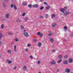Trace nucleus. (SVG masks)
<instances>
[{"instance_id":"obj_1","label":"nucleus","mask_w":73,"mask_h":73,"mask_svg":"<svg viewBox=\"0 0 73 73\" xmlns=\"http://www.w3.org/2000/svg\"><path fill=\"white\" fill-rule=\"evenodd\" d=\"M64 71L66 73H69L70 72V70L66 68L65 69Z\"/></svg>"},{"instance_id":"obj_2","label":"nucleus","mask_w":73,"mask_h":73,"mask_svg":"<svg viewBox=\"0 0 73 73\" xmlns=\"http://www.w3.org/2000/svg\"><path fill=\"white\" fill-rule=\"evenodd\" d=\"M70 13V12L69 11H67L64 13V15L65 16H66V15H69Z\"/></svg>"},{"instance_id":"obj_3","label":"nucleus","mask_w":73,"mask_h":73,"mask_svg":"<svg viewBox=\"0 0 73 73\" xmlns=\"http://www.w3.org/2000/svg\"><path fill=\"white\" fill-rule=\"evenodd\" d=\"M56 64V61H55L54 60L52 61L50 63V64L51 65H55Z\"/></svg>"},{"instance_id":"obj_4","label":"nucleus","mask_w":73,"mask_h":73,"mask_svg":"<svg viewBox=\"0 0 73 73\" xmlns=\"http://www.w3.org/2000/svg\"><path fill=\"white\" fill-rule=\"evenodd\" d=\"M23 35L25 36L26 37H28L29 36V34L28 33L26 32H24L23 33Z\"/></svg>"},{"instance_id":"obj_5","label":"nucleus","mask_w":73,"mask_h":73,"mask_svg":"<svg viewBox=\"0 0 73 73\" xmlns=\"http://www.w3.org/2000/svg\"><path fill=\"white\" fill-rule=\"evenodd\" d=\"M49 40L51 42H52V43L54 42V39L52 37H50L49 38Z\"/></svg>"},{"instance_id":"obj_6","label":"nucleus","mask_w":73,"mask_h":73,"mask_svg":"<svg viewBox=\"0 0 73 73\" xmlns=\"http://www.w3.org/2000/svg\"><path fill=\"white\" fill-rule=\"evenodd\" d=\"M63 64H64V65H67L68 64V60H64L63 62Z\"/></svg>"},{"instance_id":"obj_7","label":"nucleus","mask_w":73,"mask_h":73,"mask_svg":"<svg viewBox=\"0 0 73 73\" xmlns=\"http://www.w3.org/2000/svg\"><path fill=\"white\" fill-rule=\"evenodd\" d=\"M6 61L7 63H8V64H11V63H12V61H10L9 59H7Z\"/></svg>"},{"instance_id":"obj_8","label":"nucleus","mask_w":73,"mask_h":73,"mask_svg":"<svg viewBox=\"0 0 73 73\" xmlns=\"http://www.w3.org/2000/svg\"><path fill=\"white\" fill-rule=\"evenodd\" d=\"M33 8H38V4H35L33 6Z\"/></svg>"},{"instance_id":"obj_9","label":"nucleus","mask_w":73,"mask_h":73,"mask_svg":"<svg viewBox=\"0 0 73 73\" xmlns=\"http://www.w3.org/2000/svg\"><path fill=\"white\" fill-rule=\"evenodd\" d=\"M73 61V60H72V58L69 59V63H72Z\"/></svg>"},{"instance_id":"obj_10","label":"nucleus","mask_w":73,"mask_h":73,"mask_svg":"<svg viewBox=\"0 0 73 73\" xmlns=\"http://www.w3.org/2000/svg\"><path fill=\"white\" fill-rule=\"evenodd\" d=\"M10 16V14L9 13H7V14L5 16V17L6 18H9V16Z\"/></svg>"},{"instance_id":"obj_11","label":"nucleus","mask_w":73,"mask_h":73,"mask_svg":"<svg viewBox=\"0 0 73 73\" xmlns=\"http://www.w3.org/2000/svg\"><path fill=\"white\" fill-rule=\"evenodd\" d=\"M20 27L21 29H22V30L25 29V28H24V27L23 25H21Z\"/></svg>"},{"instance_id":"obj_12","label":"nucleus","mask_w":73,"mask_h":73,"mask_svg":"<svg viewBox=\"0 0 73 73\" xmlns=\"http://www.w3.org/2000/svg\"><path fill=\"white\" fill-rule=\"evenodd\" d=\"M3 34L1 33H0V39H1V38L3 37Z\"/></svg>"},{"instance_id":"obj_13","label":"nucleus","mask_w":73,"mask_h":73,"mask_svg":"<svg viewBox=\"0 0 73 73\" xmlns=\"http://www.w3.org/2000/svg\"><path fill=\"white\" fill-rule=\"evenodd\" d=\"M23 69L24 70H26L27 69V66H23Z\"/></svg>"},{"instance_id":"obj_14","label":"nucleus","mask_w":73,"mask_h":73,"mask_svg":"<svg viewBox=\"0 0 73 73\" xmlns=\"http://www.w3.org/2000/svg\"><path fill=\"white\" fill-rule=\"evenodd\" d=\"M57 24L56 23H53L52 25V27H55L56 26Z\"/></svg>"},{"instance_id":"obj_15","label":"nucleus","mask_w":73,"mask_h":73,"mask_svg":"<svg viewBox=\"0 0 73 73\" xmlns=\"http://www.w3.org/2000/svg\"><path fill=\"white\" fill-rule=\"evenodd\" d=\"M62 55H60L58 56V58H59L61 59V58H62Z\"/></svg>"},{"instance_id":"obj_16","label":"nucleus","mask_w":73,"mask_h":73,"mask_svg":"<svg viewBox=\"0 0 73 73\" xmlns=\"http://www.w3.org/2000/svg\"><path fill=\"white\" fill-rule=\"evenodd\" d=\"M14 51L15 52H16L17 50H16V46L15 45L14 46Z\"/></svg>"},{"instance_id":"obj_17","label":"nucleus","mask_w":73,"mask_h":73,"mask_svg":"<svg viewBox=\"0 0 73 73\" xmlns=\"http://www.w3.org/2000/svg\"><path fill=\"white\" fill-rule=\"evenodd\" d=\"M49 32L50 33H49V34H48V36H52V35H53V34L51 33V32H50V31H49Z\"/></svg>"},{"instance_id":"obj_18","label":"nucleus","mask_w":73,"mask_h":73,"mask_svg":"<svg viewBox=\"0 0 73 73\" xmlns=\"http://www.w3.org/2000/svg\"><path fill=\"white\" fill-rule=\"evenodd\" d=\"M22 5H24V6H25V5H27V3L25 2H23L22 3Z\"/></svg>"},{"instance_id":"obj_19","label":"nucleus","mask_w":73,"mask_h":73,"mask_svg":"<svg viewBox=\"0 0 73 73\" xmlns=\"http://www.w3.org/2000/svg\"><path fill=\"white\" fill-rule=\"evenodd\" d=\"M16 21L17 22H19V23H20V22H21V20L19 19H18L16 20Z\"/></svg>"},{"instance_id":"obj_20","label":"nucleus","mask_w":73,"mask_h":73,"mask_svg":"<svg viewBox=\"0 0 73 73\" xmlns=\"http://www.w3.org/2000/svg\"><path fill=\"white\" fill-rule=\"evenodd\" d=\"M38 46L39 47H40L41 46V44L40 42H39L38 44Z\"/></svg>"},{"instance_id":"obj_21","label":"nucleus","mask_w":73,"mask_h":73,"mask_svg":"<svg viewBox=\"0 0 73 73\" xmlns=\"http://www.w3.org/2000/svg\"><path fill=\"white\" fill-rule=\"evenodd\" d=\"M54 17H55V14H53L51 16L52 19H53V18H54Z\"/></svg>"},{"instance_id":"obj_22","label":"nucleus","mask_w":73,"mask_h":73,"mask_svg":"<svg viewBox=\"0 0 73 73\" xmlns=\"http://www.w3.org/2000/svg\"><path fill=\"white\" fill-rule=\"evenodd\" d=\"M8 53L9 54H11V50H8Z\"/></svg>"},{"instance_id":"obj_23","label":"nucleus","mask_w":73,"mask_h":73,"mask_svg":"<svg viewBox=\"0 0 73 73\" xmlns=\"http://www.w3.org/2000/svg\"><path fill=\"white\" fill-rule=\"evenodd\" d=\"M64 31H66L67 30V27L65 26L64 27Z\"/></svg>"},{"instance_id":"obj_24","label":"nucleus","mask_w":73,"mask_h":73,"mask_svg":"<svg viewBox=\"0 0 73 73\" xmlns=\"http://www.w3.org/2000/svg\"><path fill=\"white\" fill-rule=\"evenodd\" d=\"M60 11H61V12L63 13H64V10L63 9H60Z\"/></svg>"},{"instance_id":"obj_25","label":"nucleus","mask_w":73,"mask_h":73,"mask_svg":"<svg viewBox=\"0 0 73 73\" xmlns=\"http://www.w3.org/2000/svg\"><path fill=\"white\" fill-rule=\"evenodd\" d=\"M4 24H2L1 26V27L2 29H3L4 28Z\"/></svg>"},{"instance_id":"obj_26","label":"nucleus","mask_w":73,"mask_h":73,"mask_svg":"<svg viewBox=\"0 0 73 73\" xmlns=\"http://www.w3.org/2000/svg\"><path fill=\"white\" fill-rule=\"evenodd\" d=\"M44 8V7L43 6L41 7L40 8V10H42Z\"/></svg>"},{"instance_id":"obj_27","label":"nucleus","mask_w":73,"mask_h":73,"mask_svg":"<svg viewBox=\"0 0 73 73\" xmlns=\"http://www.w3.org/2000/svg\"><path fill=\"white\" fill-rule=\"evenodd\" d=\"M62 61V59H61L60 60H59L58 61H57V62L58 63H60V62H61Z\"/></svg>"},{"instance_id":"obj_28","label":"nucleus","mask_w":73,"mask_h":73,"mask_svg":"<svg viewBox=\"0 0 73 73\" xmlns=\"http://www.w3.org/2000/svg\"><path fill=\"white\" fill-rule=\"evenodd\" d=\"M68 56H67V55L64 56V58L65 59H66V58H68Z\"/></svg>"},{"instance_id":"obj_29","label":"nucleus","mask_w":73,"mask_h":73,"mask_svg":"<svg viewBox=\"0 0 73 73\" xmlns=\"http://www.w3.org/2000/svg\"><path fill=\"white\" fill-rule=\"evenodd\" d=\"M14 7L15 9V10H16L17 9V7H16V5H14Z\"/></svg>"},{"instance_id":"obj_30","label":"nucleus","mask_w":73,"mask_h":73,"mask_svg":"<svg viewBox=\"0 0 73 73\" xmlns=\"http://www.w3.org/2000/svg\"><path fill=\"white\" fill-rule=\"evenodd\" d=\"M41 64V62H40V61L39 60L38 61V62L37 63V65H40Z\"/></svg>"},{"instance_id":"obj_31","label":"nucleus","mask_w":73,"mask_h":73,"mask_svg":"<svg viewBox=\"0 0 73 73\" xmlns=\"http://www.w3.org/2000/svg\"><path fill=\"white\" fill-rule=\"evenodd\" d=\"M50 8V6H48L46 7V9L47 10L49 9Z\"/></svg>"},{"instance_id":"obj_32","label":"nucleus","mask_w":73,"mask_h":73,"mask_svg":"<svg viewBox=\"0 0 73 73\" xmlns=\"http://www.w3.org/2000/svg\"><path fill=\"white\" fill-rule=\"evenodd\" d=\"M63 9L64 10V11H66V10H67V7H64Z\"/></svg>"},{"instance_id":"obj_33","label":"nucleus","mask_w":73,"mask_h":73,"mask_svg":"<svg viewBox=\"0 0 73 73\" xmlns=\"http://www.w3.org/2000/svg\"><path fill=\"white\" fill-rule=\"evenodd\" d=\"M8 34L9 35H11V36L13 35V33H9Z\"/></svg>"},{"instance_id":"obj_34","label":"nucleus","mask_w":73,"mask_h":73,"mask_svg":"<svg viewBox=\"0 0 73 73\" xmlns=\"http://www.w3.org/2000/svg\"><path fill=\"white\" fill-rule=\"evenodd\" d=\"M28 7H29V8H31V7H32V5H28Z\"/></svg>"},{"instance_id":"obj_35","label":"nucleus","mask_w":73,"mask_h":73,"mask_svg":"<svg viewBox=\"0 0 73 73\" xmlns=\"http://www.w3.org/2000/svg\"><path fill=\"white\" fill-rule=\"evenodd\" d=\"M28 19H29L28 17H27L25 18V19L24 20L25 21H27V20H28Z\"/></svg>"},{"instance_id":"obj_36","label":"nucleus","mask_w":73,"mask_h":73,"mask_svg":"<svg viewBox=\"0 0 73 73\" xmlns=\"http://www.w3.org/2000/svg\"><path fill=\"white\" fill-rule=\"evenodd\" d=\"M25 13H23L22 15V16L24 17L25 16Z\"/></svg>"},{"instance_id":"obj_37","label":"nucleus","mask_w":73,"mask_h":73,"mask_svg":"<svg viewBox=\"0 0 73 73\" xmlns=\"http://www.w3.org/2000/svg\"><path fill=\"white\" fill-rule=\"evenodd\" d=\"M37 41V39H35L33 40V41H34V42H36Z\"/></svg>"},{"instance_id":"obj_38","label":"nucleus","mask_w":73,"mask_h":73,"mask_svg":"<svg viewBox=\"0 0 73 73\" xmlns=\"http://www.w3.org/2000/svg\"><path fill=\"white\" fill-rule=\"evenodd\" d=\"M55 52H56V49H54L52 50V53H53V52L54 53Z\"/></svg>"},{"instance_id":"obj_39","label":"nucleus","mask_w":73,"mask_h":73,"mask_svg":"<svg viewBox=\"0 0 73 73\" xmlns=\"http://www.w3.org/2000/svg\"><path fill=\"white\" fill-rule=\"evenodd\" d=\"M15 41L16 42H17V41H19V39H18L17 38H16L15 39Z\"/></svg>"},{"instance_id":"obj_40","label":"nucleus","mask_w":73,"mask_h":73,"mask_svg":"<svg viewBox=\"0 0 73 73\" xmlns=\"http://www.w3.org/2000/svg\"><path fill=\"white\" fill-rule=\"evenodd\" d=\"M45 16L46 17V18L47 19V18L48 17V15L46 14Z\"/></svg>"},{"instance_id":"obj_41","label":"nucleus","mask_w":73,"mask_h":73,"mask_svg":"<svg viewBox=\"0 0 73 73\" xmlns=\"http://www.w3.org/2000/svg\"><path fill=\"white\" fill-rule=\"evenodd\" d=\"M13 69L14 70H16V69H17V67L16 66H15L14 68H13Z\"/></svg>"},{"instance_id":"obj_42","label":"nucleus","mask_w":73,"mask_h":73,"mask_svg":"<svg viewBox=\"0 0 73 73\" xmlns=\"http://www.w3.org/2000/svg\"><path fill=\"white\" fill-rule=\"evenodd\" d=\"M3 6H4V7H5V3H3Z\"/></svg>"},{"instance_id":"obj_43","label":"nucleus","mask_w":73,"mask_h":73,"mask_svg":"<svg viewBox=\"0 0 73 73\" xmlns=\"http://www.w3.org/2000/svg\"><path fill=\"white\" fill-rule=\"evenodd\" d=\"M40 34H41V33L40 32H38L37 33V35H40Z\"/></svg>"},{"instance_id":"obj_44","label":"nucleus","mask_w":73,"mask_h":73,"mask_svg":"<svg viewBox=\"0 0 73 73\" xmlns=\"http://www.w3.org/2000/svg\"><path fill=\"white\" fill-rule=\"evenodd\" d=\"M31 46V44H27V46H28V47H30V46Z\"/></svg>"},{"instance_id":"obj_45","label":"nucleus","mask_w":73,"mask_h":73,"mask_svg":"<svg viewBox=\"0 0 73 73\" xmlns=\"http://www.w3.org/2000/svg\"><path fill=\"white\" fill-rule=\"evenodd\" d=\"M40 37H42V36H43V34H40Z\"/></svg>"},{"instance_id":"obj_46","label":"nucleus","mask_w":73,"mask_h":73,"mask_svg":"<svg viewBox=\"0 0 73 73\" xmlns=\"http://www.w3.org/2000/svg\"><path fill=\"white\" fill-rule=\"evenodd\" d=\"M40 18L43 19H44V17L42 16H40Z\"/></svg>"},{"instance_id":"obj_47","label":"nucleus","mask_w":73,"mask_h":73,"mask_svg":"<svg viewBox=\"0 0 73 73\" xmlns=\"http://www.w3.org/2000/svg\"><path fill=\"white\" fill-rule=\"evenodd\" d=\"M70 36L71 37H73V33H72L71 34V35H70Z\"/></svg>"},{"instance_id":"obj_48","label":"nucleus","mask_w":73,"mask_h":73,"mask_svg":"<svg viewBox=\"0 0 73 73\" xmlns=\"http://www.w3.org/2000/svg\"><path fill=\"white\" fill-rule=\"evenodd\" d=\"M30 58H31V59H33V56L32 55H31L30 56Z\"/></svg>"},{"instance_id":"obj_49","label":"nucleus","mask_w":73,"mask_h":73,"mask_svg":"<svg viewBox=\"0 0 73 73\" xmlns=\"http://www.w3.org/2000/svg\"><path fill=\"white\" fill-rule=\"evenodd\" d=\"M14 6L13 5V4H11V8H13V6Z\"/></svg>"},{"instance_id":"obj_50","label":"nucleus","mask_w":73,"mask_h":73,"mask_svg":"<svg viewBox=\"0 0 73 73\" xmlns=\"http://www.w3.org/2000/svg\"><path fill=\"white\" fill-rule=\"evenodd\" d=\"M25 50L26 52H28V49L26 48Z\"/></svg>"},{"instance_id":"obj_51","label":"nucleus","mask_w":73,"mask_h":73,"mask_svg":"<svg viewBox=\"0 0 73 73\" xmlns=\"http://www.w3.org/2000/svg\"><path fill=\"white\" fill-rule=\"evenodd\" d=\"M47 4L48 3L46 2H44V4H45V5H47Z\"/></svg>"},{"instance_id":"obj_52","label":"nucleus","mask_w":73,"mask_h":73,"mask_svg":"<svg viewBox=\"0 0 73 73\" xmlns=\"http://www.w3.org/2000/svg\"><path fill=\"white\" fill-rule=\"evenodd\" d=\"M4 1L6 2H8L9 1V0H4Z\"/></svg>"},{"instance_id":"obj_53","label":"nucleus","mask_w":73,"mask_h":73,"mask_svg":"<svg viewBox=\"0 0 73 73\" xmlns=\"http://www.w3.org/2000/svg\"><path fill=\"white\" fill-rule=\"evenodd\" d=\"M14 42H11V45H13V44H14Z\"/></svg>"},{"instance_id":"obj_54","label":"nucleus","mask_w":73,"mask_h":73,"mask_svg":"<svg viewBox=\"0 0 73 73\" xmlns=\"http://www.w3.org/2000/svg\"><path fill=\"white\" fill-rule=\"evenodd\" d=\"M44 0H40V1L41 2H42V1H44Z\"/></svg>"},{"instance_id":"obj_55","label":"nucleus","mask_w":73,"mask_h":73,"mask_svg":"<svg viewBox=\"0 0 73 73\" xmlns=\"http://www.w3.org/2000/svg\"><path fill=\"white\" fill-rule=\"evenodd\" d=\"M64 41H66V40L65 39H64Z\"/></svg>"},{"instance_id":"obj_56","label":"nucleus","mask_w":73,"mask_h":73,"mask_svg":"<svg viewBox=\"0 0 73 73\" xmlns=\"http://www.w3.org/2000/svg\"><path fill=\"white\" fill-rule=\"evenodd\" d=\"M1 45V42L0 40V45Z\"/></svg>"},{"instance_id":"obj_57","label":"nucleus","mask_w":73,"mask_h":73,"mask_svg":"<svg viewBox=\"0 0 73 73\" xmlns=\"http://www.w3.org/2000/svg\"><path fill=\"white\" fill-rule=\"evenodd\" d=\"M23 32H26V30H24L23 31Z\"/></svg>"},{"instance_id":"obj_58","label":"nucleus","mask_w":73,"mask_h":73,"mask_svg":"<svg viewBox=\"0 0 73 73\" xmlns=\"http://www.w3.org/2000/svg\"><path fill=\"white\" fill-rule=\"evenodd\" d=\"M69 1H70V0H71V1H72V0H68Z\"/></svg>"},{"instance_id":"obj_59","label":"nucleus","mask_w":73,"mask_h":73,"mask_svg":"<svg viewBox=\"0 0 73 73\" xmlns=\"http://www.w3.org/2000/svg\"><path fill=\"white\" fill-rule=\"evenodd\" d=\"M1 58V57H0V58Z\"/></svg>"},{"instance_id":"obj_60","label":"nucleus","mask_w":73,"mask_h":73,"mask_svg":"<svg viewBox=\"0 0 73 73\" xmlns=\"http://www.w3.org/2000/svg\"><path fill=\"white\" fill-rule=\"evenodd\" d=\"M71 73H73V72H71Z\"/></svg>"}]
</instances>
